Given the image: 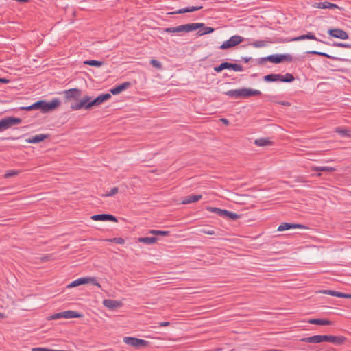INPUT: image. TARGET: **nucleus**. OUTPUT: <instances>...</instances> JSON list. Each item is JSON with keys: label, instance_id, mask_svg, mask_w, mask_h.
Instances as JSON below:
<instances>
[{"label": "nucleus", "instance_id": "3c124183", "mask_svg": "<svg viewBox=\"0 0 351 351\" xmlns=\"http://www.w3.org/2000/svg\"><path fill=\"white\" fill-rule=\"evenodd\" d=\"M19 109L21 110H27V111L32 110V108H31V105L29 106H22V107H20Z\"/></svg>", "mask_w": 351, "mask_h": 351}, {"label": "nucleus", "instance_id": "aec40b11", "mask_svg": "<svg viewBox=\"0 0 351 351\" xmlns=\"http://www.w3.org/2000/svg\"><path fill=\"white\" fill-rule=\"evenodd\" d=\"M202 199L201 195H191L186 197H184L182 200V204H187L193 202H196Z\"/></svg>", "mask_w": 351, "mask_h": 351}, {"label": "nucleus", "instance_id": "412c9836", "mask_svg": "<svg viewBox=\"0 0 351 351\" xmlns=\"http://www.w3.org/2000/svg\"><path fill=\"white\" fill-rule=\"evenodd\" d=\"M317 8L320 9H333V8H338L341 9V8L339 7L337 4L325 1V2H320L317 4Z\"/></svg>", "mask_w": 351, "mask_h": 351}, {"label": "nucleus", "instance_id": "c9c22d12", "mask_svg": "<svg viewBox=\"0 0 351 351\" xmlns=\"http://www.w3.org/2000/svg\"><path fill=\"white\" fill-rule=\"evenodd\" d=\"M149 232L154 235H160V236H163V237L167 236L169 234V231L155 230H150Z\"/></svg>", "mask_w": 351, "mask_h": 351}, {"label": "nucleus", "instance_id": "72a5a7b5", "mask_svg": "<svg viewBox=\"0 0 351 351\" xmlns=\"http://www.w3.org/2000/svg\"><path fill=\"white\" fill-rule=\"evenodd\" d=\"M86 280L88 283H91L98 287H101V285L97 282L96 277H86Z\"/></svg>", "mask_w": 351, "mask_h": 351}, {"label": "nucleus", "instance_id": "603ef678", "mask_svg": "<svg viewBox=\"0 0 351 351\" xmlns=\"http://www.w3.org/2000/svg\"><path fill=\"white\" fill-rule=\"evenodd\" d=\"M334 45L337 46V47H350V45H346L343 43H336Z\"/></svg>", "mask_w": 351, "mask_h": 351}, {"label": "nucleus", "instance_id": "052dcab7", "mask_svg": "<svg viewBox=\"0 0 351 351\" xmlns=\"http://www.w3.org/2000/svg\"><path fill=\"white\" fill-rule=\"evenodd\" d=\"M348 294L344 293V296H343V298H348Z\"/></svg>", "mask_w": 351, "mask_h": 351}, {"label": "nucleus", "instance_id": "5fc2aeb1", "mask_svg": "<svg viewBox=\"0 0 351 351\" xmlns=\"http://www.w3.org/2000/svg\"><path fill=\"white\" fill-rule=\"evenodd\" d=\"M278 104L282 105V106H290V103L288 101H279V102H278Z\"/></svg>", "mask_w": 351, "mask_h": 351}, {"label": "nucleus", "instance_id": "a18cd8bd", "mask_svg": "<svg viewBox=\"0 0 351 351\" xmlns=\"http://www.w3.org/2000/svg\"><path fill=\"white\" fill-rule=\"evenodd\" d=\"M306 37L307 39H309V40H317V41H321L320 40L317 39L316 38V36L311 32H308V34H306Z\"/></svg>", "mask_w": 351, "mask_h": 351}, {"label": "nucleus", "instance_id": "4c0bfd02", "mask_svg": "<svg viewBox=\"0 0 351 351\" xmlns=\"http://www.w3.org/2000/svg\"><path fill=\"white\" fill-rule=\"evenodd\" d=\"M106 241H109V242H113V243H115L117 244H121V245L124 244V243H125L124 239L121 237H115L113 239H107Z\"/></svg>", "mask_w": 351, "mask_h": 351}, {"label": "nucleus", "instance_id": "7ed1b4c3", "mask_svg": "<svg viewBox=\"0 0 351 351\" xmlns=\"http://www.w3.org/2000/svg\"><path fill=\"white\" fill-rule=\"evenodd\" d=\"M204 25V24L202 23H188L176 27H167L163 31L166 33L189 32L202 28Z\"/></svg>", "mask_w": 351, "mask_h": 351}, {"label": "nucleus", "instance_id": "20e7f679", "mask_svg": "<svg viewBox=\"0 0 351 351\" xmlns=\"http://www.w3.org/2000/svg\"><path fill=\"white\" fill-rule=\"evenodd\" d=\"M286 60L291 62L292 61V56L289 54H275L271 55L267 57L261 58L258 60L259 64H263L266 61H269L272 63L278 64L282 62V61Z\"/></svg>", "mask_w": 351, "mask_h": 351}, {"label": "nucleus", "instance_id": "a211bd4d", "mask_svg": "<svg viewBox=\"0 0 351 351\" xmlns=\"http://www.w3.org/2000/svg\"><path fill=\"white\" fill-rule=\"evenodd\" d=\"M103 304L106 308L113 310V309L120 307L121 306V302L119 301H117V300L106 299L103 301Z\"/></svg>", "mask_w": 351, "mask_h": 351}, {"label": "nucleus", "instance_id": "de8ad7c7", "mask_svg": "<svg viewBox=\"0 0 351 351\" xmlns=\"http://www.w3.org/2000/svg\"><path fill=\"white\" fill-rule=\"evenodd\" d=\"M304 39H307L306 37V34H303L300 36L295 37V38H292L291 40L292 41H299V40H304Z\"/></svg>", "mask_w": 351, "mask_h": 351}, {"label": "nucleus", "instance_id": "a878e982", "mask_svg": "<svg viewBox=\"0 0 351 351\" xmlns=\"http://www.w3.org/2000/svg\"><path fill=\"white\" fill-rule=\"evenodd\" d=\"M280 77H281L280 74H269L263 77V80L265 82H277L280 81Z\"/></svg>", "mask_w": 351, "mask_h": 351}, {"label": "nucleus", "instance_id": "09e8293b", "mask_svg": "<svg viewBox=\"0 0 351 351\" xmlns=\"http://www.w3.org/2000/svg\"><path fill=\"white\" fill-rule=\"evenodd\" d=\"M32 351H51V349L47 348H34Z\"/></svg>", "mask_w": 351, "mask_h": 351}, {"label": "nucleus", "instance_id": "cd10ccee", "mask_svg": "<svg viewBox=\"0 0 351 351\" xmlns=\"http://www.w3.org/2000/svg\"><path fill=\"white\" fill-rule=\"evenodd\" d=\"M312 170L316 171H326V172H332L335 169L331 167H312Z\"/></svg>", "mask_w": 351, "mask_h": 351}, {"label": "nucleus", "instance_id": "f8f14e48", "mask_svg": "<svg viewBox=\"0 0 351 351\" xmlns=\"http://www.w3.org/2000/svg\"><path fill=\"white\" fill-rule=\"evenodd\" d=\"M328 34L330 36L336 38H339V39H342V40L348 38V33L346 31L339 29V28L330 29L328 31Z\"/></svg>", "mask_w": 351, "mask_h": 351}, {"label": "nucleus", "instance_id": "423d86ee", "mask_svg": "<svg viewBox=\"0 0 351 351\" xmlns=\"http://www.w3.org/2000/svg\"><path fill=\"white\" fill-rule=\"evenodd\" d=\"M22 119L18 117H6L0 120V132H3L11 127L20 124Z\"/></svg>", "mask_w": 351, "mask_h": 351}, {"label": "nucleus", "instance_id": "2eb2a0df", "mask_svg": "<svg viewBox=\"0 0 351 351\" xmlns=\"http://www.w3.org/2000/svg\"><path fill=\"white\" fill-rule=\"evenodd\" d=\"M324 335H314L309 337H304L300 339L301 341L310 343H319L324 341Z\"/></svg>", "mask_w": 351, "mask_h": 351}, {"label": "nucleus", "instance_id": "f257e3e1", "mask_svg": "<svg viewBox=\"0 0 351 351\" xmlns=\"http://www.w3.org/2000/svg\"><path fill=\"white\" fill-rule=\"evenodd\" d=\"M111 98L110 93H106L99 95L91 101V97L88 95L84 96L79 102L71 105L73 110H78L80 109L90 110L92 107L99 106L104 101Z\"/></svg>", "mask_w": 351, "mask_h": 351}, {"label": "nucleus", "instance_id": "8fccbe9b", "mask_svg": "<svg viewBox=\"0 0 351 351\" xmlns=\"http://www.w3.org/2000/svg\"><path fill=\"white\" fill-rule=\"evenodd\" d=\"M202 6H192V7H190L191 12L197 11V10H199L200 9H202Z\"/></svg>", "mask_w": 351, "mask_h": 351}, {"label": "nucleus", "instance_id": "58836bf2", "mask_svg": "<svg viewBox=\"0 0 351 351\" xmlns=\"http://www.w3.org/2000/svg\"><path fill=\"white\" fill-rule=\"evenodd\" d=\"M335 131L337 133L341 134L343 136H350L349 131L347 130H343L341 128H337Z\"/></svg>", "mask_w": 351, "mask_h": 351}, {"label": "nucleus", "instance_id": "f704fd0d", "mask_svg": "<svg viewBox=\"0 0 351 351\" xmlns=\"http://www.w3.org/2000/svg\"><path fill=\"white\" fill-rule=\"evenodd\" d=\"M267 45V41L265 40H256L252 43V45L256 48H260L265 47Z\"/></svg>", "mask_w": 351, "mask_h": 351}, {"label": "nucleus", "instance_id": "c03bdc74", "mask_svg": "<svg viewBox=\"0 0 351 351\" xmlns=\"http://www.w3.org/2000/svg\"><path fill=\"white\" fill-rule=\"evenodd\" d=\"M186 12H191L190 7L180 9L176 12H174L173 14H183V13H186Z\"/></svg>", "mask_w": 351, "mask_h": 351}, {"label": "nucleus", "instance_id": "37998d69", "mask_svg": "<svg viewBox=\"0 0 351 351\" xmlns=\"http://www.w3.org/2000/svg\"><path fill=\"white\" fill-rule=\"evenodd\" d=\"M18 174H19V171H10L7 172L5 174V178H11L12 176H16Z\"/></svg>", "mask_w": 351, "mask_h": 351}, {"label": "nucleus", "instance_id": "b1692460", "mask_svg": "<svg viewBox=\"0 0 351 351\" xmlns=\"http://www.w3.org/2000/svg\"><path fill=\"white\" fill-rule=\"evenodd\" d=\"M254 144L257 146L264 147V146L271 145L272 142L267 138H261L256 139L254 141Z\"/></svg>", "mask_w": 351, "mask_h": 351}, {"label": "nucleus", "instance_id": "4be33fe9", "mask_svg": "<svg viewBox=\"0 0 351 351\" xmlns=\"http://www.w3.org/2000/svg\"><path fill=\"white\" fill-rule=\"evenodd\" d=\"M63 318L64 319H70V318H79L81 317L82 315L77 313V311H63Z\"/></svg>", "mask_w": 351, "mask_h": 351}, {"label": "nucleus", "instance_id": "ea45409f", "mask_svg": "<svg viewBox=\"0 0 351 351\" xmlns=\"http://www.w3.org/2000/svg\"><path fill=\"white\" fill-rule=\"evenodd\" d=\"M62 318H63V313L60 312V313H55V314L51 315L49 317V320L58 319H62Z\"/></svg>", "mask_w": 351, "mask_h": 351}, {"label": "nucleus", "instance_id": "79ce46f5", "mask_svg": "<svg viewBox=\"0 0 351 351\" xmlns=\"http://www.w3.org/2000/svg\"><path fill=\"white\" fill-rule=\"evenodd\" d=\"M308 53L318 55V56L326 57L328 58H332V57L330 56V55H328V54H326L325 53H323V52H319V51H309Z\"/></svg>", "mask_w": 351, "mask_h": 351}, {"label": "nucleus", "instance_id": "864d4df0", "mask_svg": "<svg viewBox=\"0 0 351 351\" xmlns=\"http://www.w3.org/2000/svg\"><path fill=\"white\" fill-rule=\"evenodd\" d=\"M159 326H168L170 325V322H160L159 324Z\"/></svg>", "mask_w": 351, "mask_h": 351}, {"label": "nucleus", "instance_id": "e433bc0d", "mask_svg": "<svg viewBox=\"0 0 351 351\" xmlns=\"http://www.w3.org/2000/svg\"><path fill=\"white\" fill-rule=\"evenodd\" d=\"M150 64L155 68L159 69V70H161L162 69V64L158 61L157 60H155V59H152L150 60Z\"/></svg>", "mask_w": 351, "mask_h": 351}, {"label": "nucleus", "instance_id": "6e6d98bb", "mask_svg": "<svg viewBox=\"0 0 351 351\" xmlns=\"http://www.w3.org/2000/svg\"><path fill=\"white\" fill-rule=\"evenodd\" d=\"M221 121L223 122L226 125L229 124V121L226 119H221Z\"/></svg>", "mask_w": 351, "mask_h": 351}, {"label": "nucleus", "instance_id": "9b49d317", "mask_svg": "<svg viewBox=\"0 0 351 351\" xmlns=\"http://www.w3.org/2000/svg\"><path fill=\"white\" fill-rule=\"evenodd\" d=\"M61 102L58 98L52 99L50 102L43 100V112L45 113L53 111L58 108Z\"/></svg>", "mask_w": 351, "mask_h": 351}, {"label": "nucleus", "instance_id": "680f3d73", "mask_svg": "<svg viewBox=\"0 0 351 351\" xmlns=\"http://www.w3.org/2000/svg\"><path fill=\"white\" fill-rule=\"evenodd\" d=\"M348 298H351V294H348Z\"/></svg>", "mask_w": 351, "mask_h": 351}, {"label": "nucleus", "instance_id": "bf43d9fd", "mask_svg": "<svg viewBox=\"0 0 351 351\" xmlns=\"http://www.w3.org/2000/svg\"><path fill=\"white\" fill-rule=\"evenodd\" d=\"M5 318V315L3 313H0V319H4Z\"/></svg>", "mask_w": 351, "mask_h": 351}, {"label": "nucleus", "instance_id": "dca6fc26", "mask_svg": "<svg viewBox=\"0 0 351 351\" xmlns=\"http://www.w3.org/2000/svg\"><path fill=\"white\" fill-rule=\"evenodd\" d=\"M291 228L303 229L305 228V226L304 225L298 223H282L278 226V231H285Z\"/></svg>", "mask_w": 351, "mask_h": 351}, {"label": "nucleus", "instance_id": "ddd939ff", "mask_svg": "<svg viewBox=\"0 0 351 351\" xmlns=\"http://www.w3.org/2000/svg\"><path fill=\"white\" fill-rule=\"evenodd\" d=\"M324 341L330 342L335 345L339 346L343 344L346 338L343 336H334V335H324Z\"/></svg>", "mask_w": 351, "mask_h": 351}, {"label": "nucleus", "instance_id": "f3484780", "mask_svg": "<svg viewBox=\"0 0 351 351\" xmlns=\"http://www.w3.org/2000/svg\"><path fill=\"white\" fill-rule=\"evenodd\" d=\"M130 86H131V83L130 82H123V83L112 88L110 90V93L112 95H118L120 93H121L122 91L128 88Z\"/></svg>", "mask_w": 351, "mask_h": 351}, {"label": "nucleus", "instance_id": "f03ea898", "mask_svg": "<svg viewBox=\"0 0 351 351\" xmlns=\"http://www.w3.org/2000/svg\"><path fill=\"white\" fill-rule=\"evenodd\" d=\"M225 95L234 98H247L252 96H259L261 92L250 88H243L236 90H230L224 93Z\"/></svg>", "mask_w": 351, "mask_h": 351}, {"label": "nucleus", "instance_id": "5701e85b", "mask_svg": "<svg viewBox=\"0 0 351 351\" xmlns=\"http://www.w3.org/2000/svg\"><path fill=\"white\" fill-rule=\"evenodd\" d=\"M308 322L312 324L317 325H331L332 322L328 319H311L308 320Z\"/></svg>", "mask_w": 351, "mask_h": 351}, {"label": "nucleus", "instance_id": "c756f323", "mask_svg": "<svg viewBox=\"0 0 351 351\" xmlns=\"http://www.w3.org/2000/svg\"><path fill=\"white\" fill-rule=\"evenodd\" d=\"M322 293H324L325 294H328L332 296H336L339 298H343L344 296V293L339 291H332V290H324L322 291Z\"/></svg>", "mask_w": 351, "mask_h": 351}, {"label": "nucleus", "instance_id": "7c9ffc66", "mask_svg": "<svg viewBox=\"0 0 351 351\" xmlns=\"http://www.w3.org/2000/svg\"><path fill=\"white\" fill-rule=\"evenodd\" d=\"M202 29H199L197 32V34L199 36H203L205 34H210L215 31V29L213 27H202Z\"/></svg>", "mask_w": 351, "mask_h": 351}, {"label": "nucleus", "instance_id": "a19ab883", "mask_svg": "<svg viewBox=\"0 0 351 351\" xmlns=\"http://www.w3.org/2000/svg\"><path fill=\"white\" fill-rule=\"evenodd\" d=\"M117 193H118V188L114 187V188L111 189L110 191L109 192H108L106 194L104 195V196L111 197V196L114 195Z\"/></svg>", "mask_w": 351, "mask_h": 351}, {"label": "nucleus", "instance_id": "6ab92c4d", "mask_svg": "<svg viewBox=\"0 0 351 351\" xmlns=\"http://www.w3.org/2000/svg\"><path fill=\"white\" fill-rule=\"evenodd\" d=\"M49 136V134H38V135H36L32 137H29V138L25 139V141L28 143H40L44 140L48 138Z\"/></svg>", "mask_w": 351, "mask_h": 351}, {"label": "nucleus", "instance_id": "bb28decb", "mask_svg": "<svg viewBox=\"0 0 351 351\" xmlns=\"http://www.w3.org/2000/svg\"><path fill=\"white\" fill-rule=\"evenodd\" d=\"M84 284H87V281L86 280V277H82L73 281L71 284L68 285V287H75Z\"/></svg>", "mask_w": 351, "mask_h": 351}, {"label": "nucleus", "instance_id": "c85d7f7f", "mask_svg": "<svg viewBox=\"0 0 351 351\" xmlns=\"http://www.w3.org/2000/svg\"><path fill=\"white\" fill-rule=\"evenodd\" d=\"M295 80L293 75L291 73H286L285 75H281L280 81L282 82H291Z\"/></svg>", "mask_w": 351, "mask_h": 351}, {"label": "nucleus", "instance_id": "473e14b6", "mask_svg": "<svg viewBox=\"0 0 351 351\" xmlns=\"http://www.w3.org/2000/svg\"><path fill=\"white\" fill-rule=\"evenodd\" d=\"M43 100H40L31 105L33 110H40L43 112Z\"/></svg>", "mask_w": 351, "mask_h": 351}, {"label": "nucleus", "instance_id": "4468645a", "mask_svg": "<svg viewBox=\"0 0 351 351\" xmlns=\"http://www.w3.org/2000/svg\"><path fill=\"white\" fill-rule=\"evenodd\" d=\"M90 219L93 221H110L117 222V218L114 215L110 214L94 215L90 217Z\"/></svg>", "mask_w": 351, "mask_h": 351}, {"label": "nucleus", "instance_id": "0eeeda50", "mask_svg": "<svg viewBox=\"0 0 351 351\" xmlns=\"http://www.w3.org/2000/svg\"><path fill=\"white\" fill-rule=\"evenodd\" d=\"M244 38L239 35H234L231 36L228 40L224 41L219 47L220 49L225 50L229 48L235 47L242 42H243Z\"/></svg>", "mask_w": 351, "mask_h": 351}, {"label": "nucleus", "instance_id": "e2e57ef3", "mask_svg": "<svg viewBox=\"0 0 351 351\" xmlns=\"http://www.w3.org/2000/svg\"><path fill=\"white\" fill-rule=\"evenodd\" d=\"M8 139H14V138H13V137H10V138H8Z\"/></svg>", "mask_w": 351, "mask_h": 351}, {"label": "nucleus", "instance_id": "49530a36", "mask_svg": "<svg viewBox=\"0 0 351 351\" xmlns=\"http://www.w3.org/2000/svg\"><path fill=\"white\" fill-rule=\"evenodd\" d=\"M200 232L204 233V234H209V235H213V234H215L214 230H206V229L200 230Z\"/></svg>", "mask_w": 351, "mask_h": 351}, {"label": "nucleus", "instance_id": "6e6552de", "mask_svg": "<svg viewBox=\"0 0 351 351\" xmlns=\"http://www.w3.org/2000/svg\"><path fill=\"white\" fill-rule=\"evenodd\" d=\"M123 342L136 348H144L149 345V342L147 341L131 337H124Z\"/></svg>", "mask_w": 351, "mask_h": 351}, {"label": "nucleus", "instance_id": "9d476101", "mask_svg": "<svg viewBox=\"0 0 351 351\" xmlns=\"http://www.w3.org/2000/svg\"><path fill=\"white\" fill-rule=\"evenodd\" d=\"M224 69H232L234 71H243V67L240 64L227 62H222L218 66L214 67V71L217 73H220Z\"/></svg>", "mask_w": 351, "mask_h": 351}, {"label": "nucleus", "instance_id": "13d9d810", "mask_svg": "<svg viewBox=\"0 0 351 351\" xmlns=\"http://www.w3.org/2000/svg\"><path fill=\"white\" fill-rule=\"evenodd\" d=\"M250 59H251V58H250V57H248V58H247V57H243V58H242V60H243L244 61V62H245V63L248 62L250 61Z\"/></svg>", "mask_w": 351, "mask_h": 351}, {"label": "nucleus", "instance_id": "39448f33", "mask_svg": "<svg viewBox=\"0 0 351 351\" xmlns=\"http://www.w3.org/2000/svg\"><path fill=\"white\" fill-rule=\"evenodd\" d=\"M207 210L216 213L217 215L227 219H231L232 221H235L240 218V215L233 213L228 211L227 210L221 209L215 207H208Z\"/></svg>", "mask_w": 351, "mask_h": 351}, {"label": "nucleus", "instance_id": "4d7b16f0", "mask_svg": "<svg viewBox=\"0 0 351 351\" xmlns=\"http://www.w3.org/2000/svg\"><path fill=\"white\" fill-rule=\"evenodd\" d=\"M0 82H2V83H8L9 82V80L6 79V78H1L0 77Z\"/></svg>", "mask_w": 351, "mask_h": 351}, {"label": "nucleus", "instance_id": "393cba45", "mask_svg": "<svg viewBox=\"0 0 351 351\" xmlns=\"http://www.w3.org/2000/svg\"><path fill=\"white\" fill-rule=\"evenodd\" d=\"M157 241V238L155 237H140L138 238V241L140 243H143L147 245H151L156 243Z\"/></svg>", "mask_w": 351, "mask_h": 351}, {"label": "nucleus", "instance_id": "1a4fd4ad", "mask_svg": "<svg viewBox=\"0 0 351 351\" xmlns=\"http://www.w3.org/2000/svg\"><path fill=\"white\" fill-rule=\"evenodd\" d=\"M64 98V102H69L71 100H77L82 95V90L77 88H70L62 92Z\"/></svg>", "mask_w": 351, "mask_h": 351}, {"label": "nucleus", "instance_id": "2f4dec72", "mask_svg": "<svg viewBox=\"0 0 351 351\" xmlns=\"http://www.w3.org/2000/svg\"><path fill=\"white\" fill-rule=\"evenodd\" d=\"M84 63L85 64L89 65V66H97V67L101 66L104 64V62L102 61H98V60H86Z\"/></svg>", "mask_w": 351, "mask_h": 351}]
</instances>
